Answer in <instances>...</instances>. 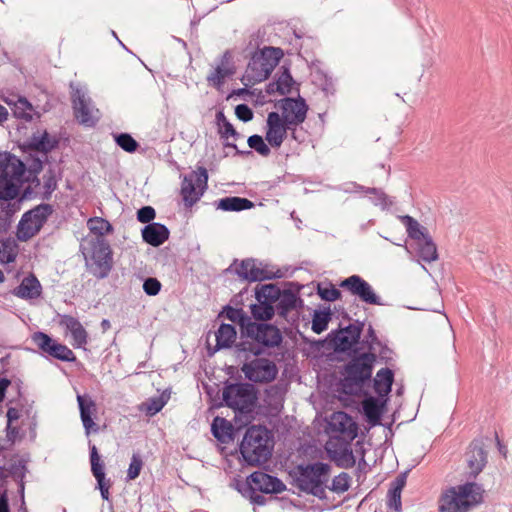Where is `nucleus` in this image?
<instances>
[{"label": "nucleus", "mask_w": 512, "mask_h": 512, "mask_svg": "<svg viewBox=\"0 0 512 512\" xmlns=\"http://www.w3.org/2000/svg\"><path fill=\"white\" fill-rule=\"evenodd\" d=\"M242 339L235 345L238 357L243 356L245 360L250 356H260L264 354L266 349H273L283 341L280 329L269 323L254 322L248 324Z\"/></svg>", "instance_id": "f257e3e1"}, {"label": "nucleus", "mask_w": 512, "mask_h": 512, "mask_svg": "<svg viewBox=\"0 0 512 512\" xmlns=\"http://www.w3.org/2000/svg\"><path fill=\"white\" fill-rule=\"evenodd\" d=\"M484 489L475 482L450 487L439 499V512H468L483 501Z\"/></svg>", "instance_id": "f03ea898"}, {"label": "nucleus", "mask_w": 512, "mask_h": 512, "mask_svg": "<svg viewBox=\"0 0 512 512\" xmlns=\"http://www.w3.org/2000/svg\"><path fill=\"white\" fill-rule=\"evenodd\" d=\"M376 355L366 352L353 356L341 371L342 390L345 394L354 395L371 380Z\"/></svg>", "instance_id": "7ed1b4c3"}, {"label": "nucleus", "mask_w": 512, "mask_h": 512, "mask_svg": "<svg viewBox=\"0 0 512 512\" xmlns=\"http://www.w3.org/2000/svg\"><path fill=\"white\" fill-rule=\"evenodd\" d=\"M330 471L331 466L323 462L300 464L296 467L295 485L302 492L322 498Z\"/></svg>", "instance_id": "20e7f679"}, {"label": "nucleus", "mask_w": 512, "mask_h": 512, "mask_svg": "<svg viewBox=\"0 0 512 512\" xmlns=\"http://www.w3.org/2000/svg\"><path fill=\"white\" fill-rule=\"evenodd\" d=\"M268 440V430L262 426H251L246 430L240 453L247 464L257 466L268 461L271 456Z\"/></svg>", "instance_id": "39448f33"}, {"label": "nucleus", "mask_w": 512, "mask_h": 512, "mask_svg": "<svg viewBox=\"0 0 512 512\" xmlns=\"http://www.w3.org/2000/svg\"><path fill=\"white\" fill-rule=\"evenodd\" d=\"M86 267L97 279L107 278L113 268V252L109 242L96 237L89 241L88 253L85 254Z\"/></svg>", "instance_id": "423d86ee"}, {"label": "nucleus", "mask_w": 512, "mask_h": 512, "mask_svg": "<svg viewBox=\"0 0 512 512\" xmlns=\"http://www.w3.org/2000/svg\"><path fill=\"white\" fill-rule=\"evenodd\" d=\"M284 53L281 48L266 46L254 52L247 65L245 76L252 83L266 80L278 65Z\"/></svg>", "instance_id": "0eeeda50"}, {"label": "nucleus", "mask_w": 512, "mask_h": 512, "mask_svg": "<svg viewBox=\"0 0 512 512\" xmlns=\"http://www.w3.org/2000/svg\"><path fill=\"white\" fill-rule=\"evenodd\" d=\"M52 213L53 206L46 203L39 204L25 212L17 226L16 235L18 240L25 242L33 238L38 234Z\"/></svg>", "instance_id": "6e6552de"}, {"label": "nucleus", "mask_w": 512, "mask_h": 512, "mask_svg": "<svg viewBox=\"0 0 512 512\" xmlns=\"http://www.w3.org/2000/svg\"><path fill=\"white\" fill-rule=\"evenodd\" d=\"M222 395L226 406L241 412L250 409L256 400L255 389L251 383H227Z\"/></svg>", "instance_id": "1a4fd4ad"}, {"label": "nucleus", "mask_w": 512, "mask_h": 512, "mask_svg": "<svg viewBox=\"0 0 512 512\" xmlns=\"http://www.w3.org/2000/svg\"><path fill=\"white\" fill-rule=\"evenodd\" d=\"M208 172L205 167H198L184 175L181 183V195L185 206L192 207L197 203L207 189Z\"/></svg>", "instance_id": "9d476101"}, {"label": "nucleus", "mask_w": 512, "mask_h": 512, "mask_svg": "<svg viewBox=\"0 0 512 512\" xmlns=\"http://www.w3.org/2000/svg\"><path fill=\"white\" fill-rule=\"evenodd\" d=\"M230 269H233L239 278L248 282H260L281 277L279 271L269 270L267 265L254 258H246L241 261L236 259Z\"/></svg>", "instance_id": "9b49d317"}, {"label": "nucleus", "mask_w": 512, "mask_h": 512, "mask_svg": "<svg viewBox=\"0 0 512 512\" xmlns=\"http://www.w3.org/2000/svg\"><path fill=\"white\" fill-rule=\"evenodd\" d=\"M252 360H245L241 371L247 380L252 383L266 384L274 381L278 374L277 365L270 359L254 356Z\"/></svg>", "instance_id": "f8f14e48"}, {"label": "nucleus", "mask_w": 512, "mask_h": 512, "mask_svg": "<svg viewBox=\"0 0 512 512\" xmlns=\"http://www.w3.org/2000/svg\"><path fill=\"white\" fill-rule=\"evenodd\" d=\"M74 116L85 127H94L100 120V111L90 97L81 89H75L71 95Z\"/></svg>", "instance_id": "ddd939ff"}, {"label": "nucleus", "mask_w": 512, "mask_h": 512, "mask_svg": "<svg viewBox=\"0 0 512 512\" xmlns=\"http://www.w3.org/2000/svg\"><path fill=\"white\" fill-rule=\"evenodd\" d=\"M32 342L45 354L64 361L75 362L74 352L64 344H61L44 332H35L31 337Z\"/></svg>", "instance_id": "4468645a"}, {"label": "nucleus", "mask_w": 512, "mask_h": 512, "mask_svg": "<svg viewBox=\"0 0 512 512\" xmlns=\"http://www.w3.org/2000/svg\"><path fill=\"white\" fill-rule=\"evenodd\" d=\"M339 286L348 291L352 296L358 297L363 303L383 305L381 298L376 294L373 287L359 275L349 276L341 281Z\"/></svg>", "instance_id": "2eb2a0df"}, {"label": "nucleus", "mask_w": 512, "mask_h": 512, "mask_svg": "<svg viewBox=\"0 0 512 512\" xmlns=\"http://www.w3.org/2000/svg\"><path fill=\"white\" fill-rule=\"evenodd\" d=\"M282 110V121L294 129L295 126L303 123L306 119L308 106L301 97L294 99L286 97L280 101Z\"/></svg>", "instance_id": "dca6fc26"}, {"label": "nucleus", "mask_w": 512, "mask_h": 512, "mask_svg": "<svg viewBox=\"0 0 512 512\" xmlns=\"http://www.w3.org/2000/svg\"><path fill=\"white\" fill-rule=\"evenodd\" d=\"M243 483H249L253 488L265 494H277L286 489L285 484L279 478L261 471L251 473Z\"/></svg>", "instance_id": "f3484780"}, {"label": "nucleus", "mask_w": 512, "mask_h": 512, "mask_svg": "<svg viewBox=\"0 0 512 512\" xmlns=\"http://www.w3.org/2000/svg\"><path fill=\"white\" fill-rule=\"evenodd\" d=\"M293 130L282 121L277 112H270L267 116V131L265 139L271 147L279 148L286 138L287 131Z\"/></svg>", "instance_id": "a211bd4d"}, {"label": "nucleus", "mask_w": 512, "mask_h": 512, "mask_svg": "<svg viewBox=\"0 0 512 512\" xmlns=\"http://www.w3.org/2000/svg\"><path fill=\"white\" fill-rule=\"evenodd\" d=\"M468 474L470 477L476 478L487 464V452L480 440H474L469 445L466 452Z\"/></svg>", "instance_id": "6ab92c4d"}, {"label": "nucleus", "mask_w": 512, "mask_h": 512, "mask_svg": "<svg viewBox=\"0 0 512 512\" xmlns=\"http://www.w3.org/2000/svg\"><path fill=\"white\" fill-rule=\"evenodd\" d=\"M364 324H349L345 328L337 331L333 337L335 351L346 352L358 343Z\"/></svg>", "instance_id": "aec40b11"}, {"label": "nucleus", "mask_w": 512, "mask_h": 512, "mask_svg": "<svg viewBox=\"0 0 512 512\" xmlns=\"http://www.w3.org/2000/svg\"><path fill=\"white\" fill-rule=\"evenodd\" d=\"M77 402L80 410V418L85 430L89 436L91 433H98L99 426L93 421L92 416L96 413L97 407L95 401L87 394L77 395Z\"/></svg>", "instance_id": "412c9836"}, {"label": "nucleus", "mask_w": 512, "mask_h": 512, "mask_svg": "<svg viewBox=\"0 0 512 512\" xmlns=\"http://www.w3.org/2000/svg\"><path fill=\"white\" fill-rule=\"evenodd\" d=\"M24 163L14 155H0V176H5L18 182H23Z\"/></svg>", "instance_id": "4be33fe9"}, {"label": "nucleus", "mask_w": 512, "mask_h": 512, "mask_svg": "<svg viewBox=\"0 0 512 512\" xmlns=\"http://www.w3.org/2000/svg\"><path fill=\"white\" fill-rule=\"evenodd\" d=\"M143 241L153 247H159L169 238V229L161 223L152 222L141 230Z\"/></svg>", "instance_id": "5701e85b"}, {"label": "nucleus", "mask_w": 512, "mask_h": 512, "mask_svg": "<svg viewBox=\"0 0 512 512\" xmlns=\"http://www.w3.org/2000/svg\"><path fill=\"white\" fill-rule=\"evenodd\" d=\"M41 293V283L32 273L24 277L20 284L12 291L14 296L24 300L36 299L41 295Z\"/></svg>", "instance_id": "b1692460"}, {"label": "nucleus", "mask_w": 512, "mask_h": 512, "mask_svg": "<svg viewBox=\"0 0 512 512\" xmlns=\"http://www.w3.org/2000/svg\"><path fill=\"white\" fill-rule=\"evenodd\" d=\"M90 463L92 474L97 480L102 498L104 500H109V485L105 484L104 464L100 460V456L95 445L90 446Z\"/></svg>", "instance_id": "393cba45"}, {"label": "nucleus", "mask_w": 512, "mask_h": 512, "mask_svg": "<svg viewBox=\"0 0 512 512\" xmlns=\"http://www.w3.org/2000/svg\"><path fill=\"white\" fill-rule=\"evenodd\" d=\"M407 473H400L390 484V488L387 494V505L390 509L395 512L402 511L401 493L406 485Z\"/></svg>", "instance_id": "a878e982"}, {"label": "nucleus", "mask_w": 512, "mask_h": 512, "mask_svg": "<svg viewBox=\"0 0 512 512\" xmlns=\"http://www.w3.org/2000/svg\"><path fill=\"white\" fill-rule=\"evenodd\" d=\"M277 313L281 317H286L287 314L296 309L298 306H302V299L291 290H281V297L277 300Z\"/></svg>", "instance_id": "bb28decb"}, {"label": "nucleus", "mask_w": 512, "mask_h": 512, "mask_svg": "<svg viewBox=\"0 0 512 512\" xmlns=\"http://www.w3.org/2000/svg\"><path fill=\"white\" fill-rule=\"evenodd\" d=\"M394 381V373L389 368H381L373 379V387L375 392L383 397L387 396Z\"/></svg>", "instance_id": "cd10ccee"}, {"label": "nucleus", "mask_w": 512, "mask_h": 512, "mask_svg": "<svg viewBox=\"0 0 512 512\" xmlns=\"http://www.w3.org/2000/svg\"><path fill=\"white\" fill-rule=\"evenodd\" d=\"M327 451L331 459L334 460L335 464L340 468L349 469L354 467L356 464L353 451L347 445L340 446L334 450L328 449Z\"/></svg>", "instance_id": "c85d7f7f"}, {"label": "nucleus", "mask_w": 512, "mask_h": 512, "mask_svg": "<svg viewBox=\"0 0 512 512\" xmlns=\"http://www.w3.org/2000/svg\"><path fill=\"white\" fill-rule=\"evenodd\" d=\"M236 329L232 324L222 323L215 332L216 346L215 351L230 348L236 340Z\"/></svg>", "instance_id": "c756f323"}, {"label": "nucleus", "mask_w": 512, "mask_h": 512, "mask_svg": "<svg viewBox=\"0 0 512 512\" xmlns=\"http://www.w3.org/2000/svg\"><path fill=\"white\" fill-rule=\"evenodd\" d=\"M362 408L368 422L372 426L380 424L382 404L377 398L373 396L366 397L362 402Z\"/></svg>", "instance_id": "7c9ffc66"}, {"label": "nucleus", "mask_w": 512, "mask_h": 512, "mask_svg": "<svg viewBox=\"0 0 512 512\" xmlns=\"http://www.w3.org/2000/svg\"><path fill=\"white\" fill-rule=\"evenodd\" d=\"M254 207V203L247 198L231 196L218 201L217 208L223 211H243Z\"/></svg>", "instance_id": "2f4dec72"}, {"label": "nucleus", "mask_w": 512, "mask_h": 512, "mask_svg": "<svg viewBox=\"0 0 512 512\" xmlns=\"http://www.w3.org/2000/svg\"><path fill=\"white\" fill-rule=\"evenodd\" d=\"M212 434L221 443H228L233 439V426L224 418L216 417L212 423Z\"/></svg>", "instance_id": "473e14b6"}, {"label": "nucleus", "mask_w": 512, "mask_h": 512, "mask_svg": "<svg viewBox=\"0 0 512 512\" xmlns=\"http://www.w3.org/2000/svg\"><path fill=\"white\" fill-rule=\"evenodd\" d=\"M417 255L427 263L437 260V247L430 235L417 242Z\"/></svg>", "instance_id": "72a5a7b5"}, {"label": "nucleus", "mask_w": 512, "mask_h": 512, "mask_svg": "<svg viewBox=\"0 0 512 512\" xmlns=\"http://www.w3.org/2000/svg\"><path fill=\"white\" fill-rule=\"evenodd\" d=\"M225 316L230 321L239 324L241 335L243 336L248 324L251 323V318L247 316L240 308H233L229 305L225 306L220 316Z\"/></svg>", "instance_id": "f704fd0d"}, {"label": "nucleus", "mask_w": 512, "mask_h": 512, "mask_svg": "<svg viewBox=\"0 0 512 512\" xmlns=\"http://www.w3.org/2000/svg\"><path fill=\"white\" fill-rule=\"evenodd\" d=\"M402 223L405 225L408 236L416 242L429 236L427 229L420 225L419 222L409 215L400 217Z\"/></svg>", "instance_id": "c9c22d12"}, {"label": "nucleus", "mask_w": 512, "mask_h": 512, "mask_svg": "<svg viewBox=\"0 0 512 512\" xmlns=\"http://www.w3.org/2000/svg\"><path fill=\"white\" fill-rule=\"evenodd\" d=\"M56 145L57 141L51 140L46 131L41 136L33 135L27 144L29 149L43 153L50 152Z\"/></svg>", "instance_id": "e433bc0d"}, {"label": "nucleus", "mask_w": 512, "mask_h": 512, "mask_svg": "<svg viewBox=\"0 0 512 512\" xmlns=\"http://www.w3.org/2000/svg\"><path fill=\"white\" fill-rule=\"evenodd\" d=\"M256 300L274 304L281 297V289L276 284H264L255 289Z\"/></svg>", "instance_id": "4c0bfd02"}, {"label": "nucleus", "mask_w": 512, "mask_h": 512, "mask_svg": "<svg viewBox=\"0 0 512 512\" xmlns=\"http://www.w3.org/2000/svg\"><path fill=\"white\" fill-rule=\"evenodd\" d=\"M250 308L253 318L258 321L271 320L275 314L273 304L266 301L264 302L261 299L257 300L256 304H252Z\"/></svg>", "instance_id": "58836bf2"}, {"label": "nucleus", "mask_w": 512, "mask_h": 512, "mask_svg": "<svg viewBox=\"0 0 512 512\" xmlns=\"http://www.w3.org/2000/svg\"><path fill=\"white\" fill-rule=\"evenodd\" d=\"M235 73L234 66H217L208 76L207 82L219 89L227 77L232 76Z\"/></svg>", "instance_id": "ea45409f"}, {"label": "nucleus", "mask_w": 512, "mask_h": 512, "mask_svg": "<svg viewBox=\"0 0 512 512\" xmlns=\"http://www.w3.org/2000/svg\"><path fill=\"white\" fill-rule=\"evenodd\" d=\"M22 182L0 176V199L9 201L17 197Z\"/></svg>", "instance_id": "a19ab883"}, {"label": "nucleus", "mask_w": 512, "mask_h": 512, "mask_svg": "<svg viewBox=\"0 0 512 512\" xmlns=\"http://www.w3.org/2000/svg\"><path fill=\"white\" fill-rule=\"evenodd\" d=\"M235 489L245 498H248L252 504L264 505L266 499L264 496L257 493V489L253 488L249 483H243V481H237Z\"/></svg>", "instance_id": "79ce46f5"}, {"label": "nucleus", "mask_w": 512, "mask_h": 512, "mask_svg": "<svg viewBox=\"0 0 512 512\" xmlns=\"http://www.w3.org/2000/svg\"><path fill=\"white\" fill-rule=\"evenodd\" d=\"M89 230L97 237H102L105 234L113 232L111 223L102 217H91L87 222Z\"/></svg>", "instance_id": "37998d69"}, {"label": "nucleus", "mask_w": 512, "mask_h": 512, "mask_svg": "<svg viewBox=\"0 0 512 512\" xmlns=\"http://www.w3.org/2000/svg\"><path fill=\"white\" fill-rule=\"evenodd\" d=\"M330 319V310L315 311L312 319V331L316 334L322 333L327 329Z\"/></svg>", "instance_id": "c03bdc74"}, {"label": "nucleus", "mask_w": 512, "mask_h": 512, "mask_svg": "<svg viewBox=\"0 0 512 512\" xmlns=\"http://www.w3.org/2000/svg\"><path fill=\"white\" fill-rule=\"evenodd\" d=\"M116 144L125 152L134 153L139 147V143L128 133L114 134Z\"/></svg>", "instance_id": "a18cd8bd"}, {"label": "nucleus", "mask_w": 512, "mask_h": 512, "mask_svg": "<svg viewBox=\"0 0 512 512\" xmlns=\"http://www.w3.org/2000/svg\"><path fill=\"white\" fill-rule=\"evenodd\" d=\"M32 111L33 107L26 98L21 97L14 104L13 113L17 118L29 121L32 119Z\"/></svg>", "instance_id": "49530a36"}, {"label": "nucleus", "mask_w": 512, "mask_h": 512, "mask_svg": "<svg viewBox=\"0 0 512 512\" xmlns=\"http://www.w3.org/2000/svg\"><path fill=\"white\" fill-rule=\"evenodd\" d=\"M248 146L255 150L258 154L263 157H268L271 153L270 147L265 143L262 136L254 134L248 137Z\"/></svg>", "instance_id": "de8ad7c7"}, {"label": "nucleus", "mask_w": 512, "mask_h": 512, "mask_svg": "<svg viewBox=\"0 0 512 512\" xmlns=\"http://www.w3.org/2000/svg\"><path fill=\"white\" fill-rule=\"evenodd\" d=\"M317 292L326 301H335L341 297V292L331 283L318 284Z\"/></svg>", "instance_id": "09e8293b"}, {"label": "nucleus", "mask_w": 512, "mask_h": 512, "mask_svg": "<svg viewBox=\"0 0 512 512\" xmlns=\"http://www.w3.org/2000/svg\"><path fill=\"white\" fill-rule=\"evenodd\" d=\"M351 477L346 472H341L332 480L330 489L336 493H344L350 488Z\"/></svg>", "instance_id": "8fccbe9b"}, {"label": "nucleus", "mask_w": 512, "mask_h": 512, "mask_svg": "<svg viewBox=\"0 0 512 512\" xmlns=\"http://www.w3.org/2000/svg\"><path fill=\"white\" fill-rule=\"evenodd\" d=\"M293 78L288 70H285L275 81L276 90L281 95H286L291 92Z\"/></svg>", "instance_id": "3c124183"}, {"label": "nucleus", "mask_w": 512, "mask_h": 512, "mask_svg": "<svg viewBox=\"0 0 512 512\" xmlns=\"http://www.w3.org/2000/svg\"><path fill=\"white\" fill-rule=\"evenodd\" d=\"M143 467V461L139 454H133L131 458V462L129 468L127 470V480L131 481L136 479Z\"/></svg>", "instance_id": "603ef678"}, {"label": "nucleus", "mask_w": 512, "mask_h": 512, "mask_svg": "<svg viewBox=\"0 0 512 512\" xmlns=\"http://www.w3.org/2000/svg\"><path fill=\"white\" fill-rule=\"evenodd\" d=\"M359 188L365 191L366 194H370L371 200L375 205L382 206L383 208L388 205L386 194L378 188H364L363 186H359Z\"/></svg>", "instance_id": "864d4df0"}, {"label": "nucleus", "mask_w": 512, "mask_h": 512, "mask_svg": "<svg viewBox=\"0 0 512 512\" xmlns=\"http://www.w3.org/2000/svg\"><path fill=\"white\" fill-rule=\"evenodd\" d=\"M333 425L337 427L340 432L347 430V425L354 426L351 418L345 412H338L332 416Z\"/></svg>", "instance_id": "5fc2aeb1"}, {"label": "nucleus", "mask_w": 512, "mask_h": 512, "mask_svg": "<svg viewBox=\"0 0 512 512\" xmlns=\"http://www.w3.org/2000/svg\"><path fill=\"white\" fill-rule=\"evenodd\" d=\"M43 199L49 200L53 191L57 188V181L55 176L50 172L48 175L43 176Z\"/></svg>", "instance_id": "6e6d98bb"}, {"label": "nucleus", "mask_w": 512, "mask_h": 512, "mask_svg": "<svg viewBox=\"0 0 512 512\" xmlns=\"http://www.w3.org/2000/svg\"><path fill=\"white\" fill-rule=\"evenodd\" d=\"M165 403L161 398H151L143 403V410L147 415L153 416L164 407Z\"/></svg>", "instance_id": "4d7b16f0"}, {"label": "nucleus", "mask_w": 512, "mask_h": 512, "mask_svg": "<svg viewBox=\"0 0 512 512\" xmlns=\"http://www.w3.org/2000/svg\"><path fill=\"white\" fill-rule=\"evenodd\" d=\"M161 283L157 278L149 277L143 283V290L149 296H156L161 290Z\"/></svg>", "instance_id": "13d9d810"}, {"label": "nucleus", "mask_w": 512, "mask_h": 512, "mask_svg": "<svg viewBox=\"0 0 512 512\" xmlns=\"http://www.w3.org/2000/svg\"><path fill=\"white\" fill-rule=\"evenodd\" d=\"M155 216V209L151 206H143L137 211V220L141 223H152Z\"/></svg>", "instance_id": "bf43d9fd"}, {"label": "nucleus", "mask_w": 512, "mask_h": 512, "mask_svg": "<svg viewBox=\"0 0 512 512\" xmlns=\"http://www.w3.org/2000/svg\"><path fill=\"white\" fill-rule=\"evenodd\" d=\"M235 115L243 122H249L253 119V111L247 104H239L235 107Z\"/></svg>", "instance_id": "052dcab7"}, {"label": "nucleus", "mask_w": 512, "mask_h": 512, "mask_svg": "<svg viewBox=\"0 0 512 512\" xmlns=\"http://www.w3.org/2000/svg\"><path fill=\"white\" fill-rule=\"evenodd\" d=\"M71 335L73 338L74 347L82 348L87 344L88 334L83 326L80 329L72 332Z\"/></svg>", "instance_id": "680f3d73"}, {"label": "nucleus", "mask_w": 512, "mask_h": 512, "mask_svg": "<svg viewBox=\"0 0 512 512\" xmlns=\"http://www.w3.org/2000/svg\"><path fill=\"white\" fill-rule=\"evenodd\" d=\"M60 324L64 326L67 330H69L71 333L82 327L80 321L71 315H63L61 317Z\"/></svg>", "instance_id": "e2e57ef3"}, {"label": "nucleus", "mask_w": 512, "mask_h": 512, "mask_svg": "<svg viewBox=\"0 0 512 512\" xmlns=\"http://www.w3.org/2000/svg\"><path fill=\"white\" fill-rule=\"evenodd\" d=\"M219 134L221 138L228 139L229 137H233L237 140L240 137V134L236 131L233 125L228 121L222 125V128H219Z\"/></svg>", "instance_id": "0e129e2a"}, {"label": "nucleus", "mask_w": 512, "mask_h": 512, "mask_svg": "<svg viewBox=\"0 0 512 512\" xmlns=\"http://www.w3.org/2000/svg\"><path fill=\"white\" fill-rule=\"evenodd\" d=\"M0 246L2 247V251H5L6 255L8 253V254L17 256V252L15 250V245H13L10 240L0 241Z\"/></svg>", "instance_id": "69168bd1"}, {"label": "nucleus", "mask_w": 512, "mask_h": 512, "mask_svg": "<svg viewBox=\"0 0 512 512\" xmlns=\"http://www.w3.org/2000/svg\"><path fill=\"white\" fill-rule=\"evenodd\" d=\"M20 417V413L19 411L16 409V408H9L8 411H7V418H8V428L10 427V424L15 421V420H18Z\"/></svg>", "instance_id": "338daca9"}, {"label": "nucleus", "mask_w": 512, "mask_h": 512, "mask_svg": "<svg viewBox=\"0 0 512 512\" xmlns=\"http://www.w3.org/2000/svg\"><path fill=\"white\" fill-rule=\"evenodd\" d=\"M232 60V54L229 50H226L220 59V64L218 66H234L231 63Z\"/></svg>", "instance_id": "774afa93"}]
</instances>
